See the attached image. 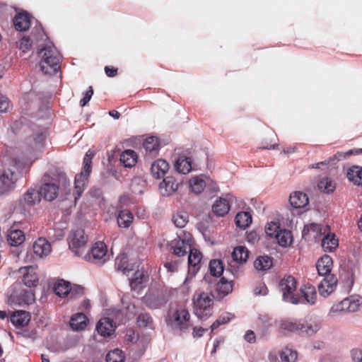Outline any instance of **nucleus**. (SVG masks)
Returning a JSON list of instances; mask_svg holds the SVG:
<instances>
[{
	"mask_svg": "<svg viewBox=\"0 0 362 362\" xmlns=\"http://www.w3.org/2000/svg\"><path fill=\"white\" fill-rule=\"evenodd\" d=\"M81 291V288H74L71 287L70 283L64 279H58L54 285V291L59 297H66L70 295V298H74L75 293Z\"/></svg>",
	"mask_w": 362,
	"mask_h": 362,
	"instance_id": "obj_18",
	"label": "nucleus"
},
{
	"mask_svg": "<svg viewBox=\"0 0 362 362\" xmlns=\"http://www.w3.org/2000/svg\"><path fill=\"white\" fill-rule=\"evenodd\" d=\"M244 339L246 341L252 344L256 341V335L252 330H247L244 335Z\"/></svg>",
	"mask_w": 362,
	"mask_h": 362,
	"instance_id": "obj_63",
	"label": "nucleus"
},
{
	"mask_svg": "<svg viewBox=\"0 0 362 362\" xmlns=\"http://www.w3.org/2000/svg\"><path fill=\"white\" fill-rule=\"evenodd\" d=\"M159 141L156 136L147 137L144 142V148L147 152L156 153L159 149Z\"/></svg>",
	"mask_w": 362,
	"mask_h": 362,
	"instance_id": "obj_47",
	"label": "nucleus"
},
{
	"mask_svg": "<svg viewBox=\"0 0 362 362\" xmlns=\"http://www.w3.org/2000/svg\"><path fill=\"white\" fill-rule=\"evenodd\" d=\"M264 230L267 236L275 239L281 247H288L293 241L291 231L281 228L279 221L268 222L265 226Z\"/></svg>",
	"mask_w": 362,
	"mask_h": 362,
	"instance_id": "obj_7",
	"label": "nucleus"
},
{
	"mask_svg": "<svg viewBox=\"0 0 362 362\" xmlns=\"http://www.w3.org/2000/svg\"><path fill=\"white\" fill-rule=\"evenodd\" d=\"M235 200L236 199L233 194H227L215 202L212 206V211L218 216H224L228 213L230 204Z\"/></svg>",
	"mask_w": 362,
	"mask_h": 362,
	"instance_id": "obj_15",
	"label": "nucleus"
},
{
	"mask_svg": "<svg viewBox=\"0 0 362 362\" xmlns=\"http://www.w3.org/2000/svg\"><path fill=\"white\" fill-rule=\"evenodd\" d=\"M191 315L183 305L171 306L165 318L167 326L177 335L181 336L189 330L192 326Z\"/></svg>",
	"mask_w": 362,
	"mask_h": 362,
	"instance_id": "obj_2",
	"label": "nucleus"
},
{
	"mask_svg": "<svg viewBox=\"0 0 362 362\" xmlns=\"http://www.w3.org/2000/svg\"><path fill=\"white\" fill-rule=\"evenodd\" d=\"M88 319L83 313H77L74 315L70 320V326L74 330H83L87 325Z\"/></svg>",
	"mask_w": 362,
	"mask_h": 362,
	"instance_id": "obj_38",
	"label": "nucleus"
},
{
	"mask_svg": "<svg viewBox=\"0 0 362 362\" xmlns=\"http://www.w3.org/2000/svg\"><path fill=\"white\" fill-rule=\"evenodd\" d=\"M216 291L218 296L219 298H223L233 291L232 284L222 279L217 284Z\"/></svg>",
	"mask_w": 362,
	"mask_h": 362,
	"instance_id": "obj_48",
	"label": "nucleus"
},
{
	"mask_svg": "<svg viewBox=\"0 0 362 362\" xmlns=\"http://www.w3.org/2000/svg\"><path fill=\"white\" fill-rule=\"evenodd\" d=\"M267 293L268 289L264 284H260L254 289V294L255 296H265Z\"/></svg>",
	"mask_w": 362,
	"mask_h": 362,
	"instance_id": "obj_60",
	"label": "nucleus"
},
{
	"mask_svg": "<svg viewBox=\"0 0 362 362\" xmlns=\"http://www.w3.org/2000/svg\"><path fill=\"white\" fill-rule=\"evenodd\" d=\"M233 315L229 313H226L219 316V317L211 325V332L215 331L221 325L228 323L232 318Z\"/></svg>",
	"mask_w": 362,
	"mask_h": 362,
	"instance_id": "obj_51",
	"label": "nucleus"
},
{
	"mask_svg": "<svg viewBox=\"0 0 362 362\" xmlns=\"http://www.w3.org/2000/svg\"><path fill=\"white\" fill-rule=\"evenodd\" d=\"M300 320L297 321H289L282 320L279 323V329L282 331L297 332L299 334Z\"/></svg>",
	"mask_w": 362,
	"mask_h": 362,
	"instance_id": "obj_46",
	"label": "nucleus"
},
{
	"mask_svg": "<svg viewBox=\"0 0 362 362\" xmlns=\"http://www.w3.org/2000/svg\"><path fill=\"white\" fill-rule=\"evenodd\" d=\"M254 266L259 271H265L272 267V260L267 255L259 256L254 262Z\"/></svg>",
	"mask_w": 362,
	"mask_h": 362,
	"instance_id": "obj_45",
	"label": "nucleus"
},
{
	"mask_svg": "<svg viewBox=\"0 0 362 362\" xmlns=\"http://www.w3.org/2000/svg\"><path fill=\"white\" fill-rule=\"evenodd\" d=\"M93 87L90 86L88 88V90L84 94L83 98L80 100L81 106H82V107L86 106L88 104V103L90 100V99L93 96Z\"/></svg>",
	"mask_w": 362,
	"mask_h": 362,
	"instance_id": "obj_56",
	"label": "nucleus"
},
{
	"mask_svg": "<svg viewBox=\"0 0 362 362\" xmlns=\"http://www.w3.org/2000/svg\"><path fill=\"white\" fill-rule=\"evenodd\" d=\"M139 327L153 329V323L151 317L146 313L140 314L137 318Z\"/></svg>",
	"mask_w": 362,
	"mask_h": 362,
	"instance_id": "obj_50",
	"label": "nucleus"
},
{
	"mask_svg": "<svg viewBox=\"0 0 362 362\" xmlns=\"http://www.w3.org/2000/svg\"><path fill=\"white\" fill-rule=\"evenodd\" d=\"M6 165L7 167L0 177V187L2 188V192L13 188L22 168V164L16 160H11Z\"/></svg>",
	"mask_w": 362,
	"mask_h": 362,
	"instance_id": "obj_8",
	"label": "nucleus"
},
{
	"mask_svg": "<svg viewBox=\"0 0 362 362\" xmlns=\"http://www.w3.org/2000/svg\"><path fill=\"white\" fill-rule=\"evenodd\" d=\"M197 273V272H193L192 269H188V273L183 282V286H185L186 289L189 288L188 284L192 281V279L194 277Z\"/></svg>",
	"mask_w": 362,
	"mask_h": 362,
	"instance_id": "obj_62",
	"label": "nucleus"
},
{
	"mask_svg": "<svg viewBox=\"0 0 362 362\" xmlns=\"http://www.w3.org/2000/svg\"><path fill=\"white\" fill-rule=\"evenodd\" d=\"M308 197L305 193L294 192L289 197L290 204L296 209L303 208L308 204Z\"/></svg>",
	"mask_w": 362,
	"mask_h": 362,
	"instance_id": "obj_32",
	"label": "nucleus"
},
{
	"mask_svg": "<svg viewBox=\"0 0 362 362\" xmlns=\"http://www.w3.org/2000/svg\"><path fill=\"white\" fill-rule=\"evenodd\" d=\"M93 156L94 154L91 151H88L86 152L83 158V166L82 170L79 174H77L75 176L74 189L75 203H76L77 200L81 197L87 186L88 180L92 170L91 163Z\"/></svg>",
	"mask_w": 362,
	"mask_h": 362,
	"instance_id": "obj_6",
	"label": "nucleus"
},
{
	"mask_svg": "<svg viewBox=\"0 0 362 362\" xmlns=\"http://www.w3.org/2000/svg\"><path fill=\"white\" fill-rule=\"evenodd\" d=\"M126 339L127 341L130 342H133L134 340H136L139 344H144V339H139L138 335L133 331L128 332L126 334Z\"/></svg>",
	"mask_w": 362,
	"mask_h": 362,
	"instance_id": "obj_59",
	"label": "nucleus"
},
{
	"mask_svg": "<svg viewBox=\"0 0 362 362\" xmlns=\"http://www.w3.org/2000/svg\"><path fill=\"white\" fill-rule=\"evenodd\" d=\"M174 224L178 228H183L188 221V216L185 212H179L173 217Z\"/></svg>",
	"mask_w": 362,
	"mask_h": 362,
	"instance_id": "obj_54",
	"label": "nucleus"
},
{
	"mask_svg": "<svg viewBox=\"0 0 362 362\" xmlns=\"http://www.w3.org/2000/svg\"><path fill=\"white\" fill-rule=\"evenodd\" d=\"M361 306L362 297L358 295H351L334 304L330 308L327 317L331 320H335L344 313L357 312Z\"/></svg>",
	"mask_w": 362,
	"mask_h": 362,
	"instance_id": "obj_5",
	"label": "nucleus"
},
{
	"mask_svg": "<svg viewBox=\"0 0 362 362\" xmlns=\"http://www.w3.org/2000/svg\"><path fill=\"white\" fill-rule=\"evenodd\" d=\"M68 242L70 250L75 255L80 256L84 252L88 243V236L83 229L78 228L71 231L69 235Z\"/></svg>",
	"mask_w": 362,
	"mask_h": 362,
	"instance_id": "obj_12",
	"label": "nucleus"
},
{
	"mask_svg": "<svg viewBox=\"0 0 362 362\" xmlns=\"http://www.w3.org/2000/svg\"><path fill=\"white\" fill-rule=\"evenodd\" d=\"M347 177L355 185H362V168L359 166L351 167L348 170Z\"/></svg>",
	"mask_w": 362,
	"mask_h": 362,
	"instance_id": "obj_41",
	"label": "nucleus"
},
{
	"mask_svg": "<svg viewBox=\"0 0 362 362\" xmlns=\"http://www.w3.org/2000/svg\"><path fill=\"white\" fill-rule=\"evenodd\" d=\"M33 249L34 253L40 258L48 256L52 251L51 244L44 238L37 239L33 243Z\"/></svg>",
	"mask_w": 362,
	"mask_h": 362,
	"instance_id": "obj_22",
	"label": "nucleus"
},
{
	"mask_svg": "<svg viewBox=\"0 0 362 362\" xmlns=\"http://www.w3.org/2000/svg\"><path fill=\"white\" fill-rule=\"evenodd\" d=\"M33 41L30 39V37H23L19 43V49L22 50L23 52L29 50L32 47Z\"/></svg>",
	"mask_w": 362,
	"mask_h": 362,
	"instance_id": "obj_55",
	"label": "nucleus"
},
{
	"mask_svg": "<svg viewBox=\"0 0 362 362\" xmlns=\"http://www.w3.org/2000/svg\"><path fill=\"white\" fill-rule=\"evenodd\" d=\"M167 271L170 273H173L177 270L178 264L176 262H168L164 264Z\"/></svg>",
	"mask_w": 362,
	"mask_h": 362,
	"instance_id": "obj_64",
	"label": "nucleus"
},
{
	"mask_svg": "<svg viewBox=\"0 0 362 362\" xmlns=\"http://www.w3.org/2000/svg\"><path fill=\"white\" fill-rule=\"evenodd\" d=\"M177 172L180 174L186 175L192 170L191 159L187 157H179L174 165Z\"/></svg>",
	"mask_w": 362,
	"mask_h": 362,
	"instance_id": "obj_36",
	"label": "nucleus"
},
{
	"mask_svg": "<svg viewBox=\"0 0 362 362\" xmlns=\"http://www.w3.org/2000/svg\"><path fill=\"white\" fill-rule=\"evenodd\" d=\"M325 226L326 225L322 226L317 223L306 225L302 232L303 237L305 238H306L307 236L313 237V238H320L324 234Z\"/></svg>",
	"mask_w": 362,
	"mask_h": 362,
	"instance_id": "obj_31",
	"label": "nucleus"
},
{
	"mask_svg": "<svg viewBox=\"0 0 362 362\" xmlns=\"http://www.w3.org/2000/svg\"><path fill=\"white\" fill-rule=\"evenodd\" d=\"M202 253L197 249H192L188 256V267L193 272H198L202 264Z\"/></svg>",
	"mask_w": 362,
	"mask_h": 362,
	"instance_id": "obj_33",
	"label": "nucleus"
},
{
	"mask_svg": "<svg viewBox=\"0 0 362 362\" xmlns=\"http://www.w3.org/2000/svg\"><path fill=\"white\" fill-rule=\"evenodd\" d=\"M209 182H211L210 178L204 175L194 176L189 180V188L192 192L199 194L204 191Z\"/></svg>",
	"mask_w": 362,
	"mask_h": 362,
	"instance_id": "obj_23",
	"label": "nucleus"
},
{
	"mask_svg": "<svg viewBox=\"0 0 362 362\" xmlns=\"http://www.w3.org/2000/svg\"><path fill=\"white\" fill-rule=\"evenodd\" d=\"M353 153V150H349L346 152H338L334 156L333 158H330V160L339 161L341 160L346 158L348 156L352 155Z\"/></svg>",
	"mask_w": 362,
	"mask_h": 362,
	"instance_id": "obj_58",
	"label": "nucleus"
},
{
	"mask_svg": "<svg viewBox=\"0 0 362 362\" xmlns=\"http://www.w3.org/2000/svg\"><path fill=\"white\" fill-rule=\"evenodd\" d=\"M13 24L17 30L25 31L31 25V16L25 11L18 13L13 19Z\"/></svg>",
	"mask_w": 362,
	"mask_h": 362,
	"instance_id": "obj_27",
	"label": "nucleus"
},
{
	"mask_svg": "<svg viewBox=\"0 0 362 362\" xmlns=\"http://www.w3.org/2000/svg\"><path fill=\"white\" fill-rule=\"evenodd\" d=\"M169 170V164L164 159H157L151 166V173L156 179L163 177Z\"/></svg>",
	"mask_w": 362,
	"mask_h": 362,
	"instance_id": "obj_26",
	"label": "nucleus"
},
{
	"mask_svg": "<svg viewBox=\"0 0 362 362\" xmlns=\"http://www.w3.org/2000/svg\"><path fill=\"white\" fill-rule=\"evenodd\" d=\"M194 314L201 320L211 316L213 313V298L206 293L201 292L194 296Z\"/></svg>",
	"mask_w": 362,
	"mask_h": 362,
	"instance_id": "obj_9",
	"label": "nucleus"
},
{
	"mask_svg": "<svg viewBox=\"0 0 362 362\" xmlns=\"http://www.w3.org/2000/svg\"><path fill=\"white\" fill-rule=\"evenodd\" d=\"M30 320V314L25 311L18 310L12 314L11 321L17 327H25Z\"/></svg>",
	"mask_w": 362,
	"mask_h": 362,
	"instance_id": "obj_34",
	"label": "nucleus"
},
{
	"mask_svg": "<svg viewBox=\"0 0 362 362\" xmlns=\"http://www.w3.org/2000/svg\"><path fill=\"white\" fill-rule=\"evenodd\" d=\"M40 194L34 189H29L24 194L23 201L28 205H35L40 202Z\"/></svg>",
	"mask_w": 362,
	"mask_h": 362,
	"instance_id": "obj_44",
	"label": "nucleus"
},
{
	"mask_svg": "<svg viewBox=\"0 0 362 362\" xmlns=\"http://www.w3.org/2000/svg\"><path fill=\"white\" fill-rule=\"evenodd\" d=\"M351 356L354 362H362V351L358 349H353Z\"/></svg>",
	"mask_w": 362,
	"mask_h": 362,
	"instance_id": "obj_61",
	"label": "nucleus"
},
{
	"mask_svg": "<svg viewBox=\"0 0 362 362\" xmlns=\"http://www.w3.org/2000/svg\"><path fill=\"white\" fill-rule=\"evenodd\" d=\"M148 280V276L145 274L144 269H137L129 279V285L132 290L139 291L142 288Z\"/></svg>",
	"mask_w": 362,
	"mask_h": 362,
	"instance_id": "obj_24",
	"label": "nucleus"
},
{
	"mask_svg": "<svg viewBox=\"0 0 362 362\" xmlns=\"http://www.w3.org/2000/svg\"><path fill=\"white\" fill-rule=\"evenodd\" d=\"M40 67L45 74H55L60 69L62 56L52 44L45 45L39 52Z\"/></svg>",
	"mask_w": 362,
	"mask_h": 362,
	"instance_id": "obj_4",
	"label": "nucleus"
},
{
	"mask_svg": "<svg viewBox=\"0 0 362 362\" xmlns=\"http://www.w3.org/2000/svg\"><path fill=\"white\" fill-rule=\"evenodd\" d=\"M180 183L173 176H167L159 185V191L162 196L168 197L175 192Z\"/></svg>",
	"mask_w": 362,
	"mask_h": 362,
	"instance_id": "obj_20",
	"label": "nucleus"
},
{
	"mask_svg": "<svg viewBox=\"0 0 362 362\" xmlns=\"http://www.w3.org/2000/svg\"><path fill=\"white\" fill-rule=\"evenodd\" d=\"M300 291L303 296L302 298L300 297L302 300L300 303H308L310 305L315 303L317 293L315 286L310 284L304 285Z\"/></svg>",
	"mask_w": 362,
	"mask_h": 362,
	"instance_id": "obj_29",
	"label": "nucleus"
},
{
	"mask_svg": "<svg viewBox=\"0 0 362 362\" xmlns=\"http://www.w3.org/2000/svg\"><path fill=\"white\" fill-rule=\"evenodd\" d=\"M109 257L106 245L99 241L93 245L88 259L95 264H103L108 260Z\"/></svg>",
	"mask_w": 362,
	"mask_h": 362,
	"instance_id": "obj_14",
	"label": "nucleus"
},
{
	"mask_svg": "<svg viewBox=\"0 0 362 362\" xmlns=\"http://www.w3.org/2000/svg\"><path fill=\"white\" fill-rule=\"evenodd\" d=\"M10 108V102L8 98L0 95V112H6Z\"/></svg>",
	"mask_w": 362,
	"mask_h": 362,
	"instance_id": "obj_57",
	"label": "nucleus"
},
{
	"mask_svg": "<svg viewBox=\"0 0 362 362\" xmlns=\"http://www.w3.org/2000/svg\"><path fill=\"white\" fill-rule=\"evenodd\" d=\"M318 187L324 192L329 193L334 191L335 186L329 177H323L318 182Z\"/></svg>",
	"mask_w": 362,
	"mask_h": 362,
	"instance_id": "obj_52",
	"label": "nucleus"
},
{
	"mask_svg": "<svg viewBox=\"0 0 362 362\" xmlns=\"http://www.w3.org/2000/svg\"><path fill=\"white\" fill-rule=\"evenodd\" d=\"M252 223V216L249 212L241 211L235 216V223L240 228L245 229Z\"/></svg>",
	"mask_w": 362,
	"mask_h": 362,
	"instance_id": "obj_42",
	"label": "nucleus"
},
{
	"mask_svg": "<svg viewBox=\"0 0 362 362\" xmlns=\"http://www.w3.org/2000/svg\"><path fill=\"white\" fill-rule=\"evenodd\" d=\"M124 353L118 349L110 351L106 356L107 362H124Z\"/></svg>",
	"mask_w": 362,
	"mask_h": 362,
	"instance_id": "obj_49",
	"label": "nucleus"
},
{
	"mask_svg": "<svg viewBox=\"0 0 362 362\" xmlns=\"http://www.w3.org/2000/svg\"><path fill=\"white\" fill-rule=\"evenodd\" d=\"M337 278L334 274L326 275L318 285V292L322 297H327L334 292L337 286Z\"/></svg>",
	"mask_w": 362,
	"mask_h": 362,
	"instance_id": "obj_17",
	"label": "nucleus"
},
{
	"mask_svg": "<svg viewBox=\"0 0 362 362\" xmlns=\"http://www.w3.org/2000/svg\"><path fill=\"white\" fill-rule=\"evenodd\" d=\"M24 233L18 229L11 228L7 235V241L11 246H18L25 241Z\"/></svg>",
	"mask_w": 362,
	"mask_h": 362,
	"instance_id": "obj_35",
	"label": "nucleus"
},
{
	"mask_svg": "<svg viewBox=\"0 0 362 362\" xmlns=\"http://www.w3.org/2000/svg\"><path fill=\"white\" fill-rule=\"evenodd\" d=\"M299 334L303 337L315 335L322 327V322L317 320H300Z\"/></svg>",
	"mask_w": 362,
	"mask_h": 362,
	"instance_id": "obj_16",
	"label": "nucleus"
},
{
	"mask_svg": "<svg viewBox=\"0 0 362 362\" xmlns=\"http://www.w3.org/2000/svg\"><path fill=\"white\" fill-rule=\"evenodd\" d=\"M133 221V215L128 210H121L117 216V223L121 228H129Z\"/></svg>",
	"mask_w": 362,
	"mask_h": 362,
	"instance_id": "obj_43",
	"label": "nucleus"
},
{
	"mask_svg": "<svg viewBox=\"0 0 362 362\" xmlns=\"http://www.w3.org/2000/svg\"><path fill=\"white\" fill-rule=\"evenodd\" d=\"M192 239L189 233L185 231L177 234V238L172 243L173 252L177 256H183L192 250Z\"/></svg>",
	"mask_w": 362,
	"mask_h": 362,
	"instance_id": "obj_13",
	"label": "nucleus"
},
{
	"mask_svg": "<svg viewBox=\"0 0 362 362\" xmlns=\"http://www.w3.org/2000/svg\"><path fill=\"white\" fill-rule=\"evenodd\" d=\"M142 302L150 309H158L166 303V300L163 294L151 292L143 297Z\"/></svg>",
	"mask_w": 362,
	"mask_h": 362,
	"instance_id": "obj_19",
	"label": "nucleus"
},
{
	"mask_svg": "<svg viewBox=\"0 0 362 362\" xmlns=\"http://www.w3.org/2000/svg\"><path fill=\"white\" fill-rule=\"evenodd\" d=\"M19 273L21 275V281L29 288L21 289L20 284H13L8 291V300L18 305H30L35 301V294L32 288L37 286L38 275L33 267H22L19 269Z\"/></svg>",
	"mask_w": 362,
	"mask_h": 362,
	"instance_id": "obj_1",
	"label": "nucleus"
},
{
	"mask_svg": "<svg viewBox=\"0 0 362 362\" xmlns=\"http://www.w3.org/2000/svg\"><path fill=\"white\" fill-rule=\"evenodd\" d=\"M231 255L235 262L242 264L247 262L249 257V251L244 246H238L234 248Z\"/></svg>",
	"mask_w": 362,
	"mask_h": 362,
	"instance_id": "obj_37",
	"label": "nucleus"
},
{
	"mask_svg": "<svg viewBox=\"0 0 362 362\" xmlns=\"http://www.w3.org/2000/svg\"><path fill=\"white\" fill-rule=\"evenodd\" d=\"M120 162L127 168L135 165L137 161V155L133 150H126L120 155Z\"/></svg>",
	"mask_w": 362,
	"mask_h": 362,
	"instance_id": "obj_39",
	"label": "nucleus"
},
{
	"mask_svg": "<svg viewBox=\"0 0 362 362\" xmlns=\"http://www.w3.org/2000/svg\"><path fill=\"white\" fill-rule=\"evenodd\" d=\"M279 362H297L298 352L291 346H285L276 351Z\"/></svg>",
	"mask_w": 362,
	"mask_h": 362,
	"instance_id": "obj_28",
	"label": "nucleus"
},
{
	"mask_svg": "<svg viewBox=\"0 0 362 362\" xmlns=\"http://www.w3.org/2000/svg\"><path fill=\"white\" fill-rule=\"evenodd\" d=\"M338 239L335 234L330 232L329 226L326 225L322 239V247L325 252H332L338 246Z\"/></svg>",
	"mask_w": 362,
	"mask_h": 362,
	"instance_id": "obj_21",
	"label": "nucleus"
},
{
	"mask_svg": "<svg viewBox=\"0 0 362 362\" xmlns=\"http://www.w3.org/2000/svg\"><path fill=\"white\" fill-rule=\"evenodd\" d=\"M45 133L42 131L33 133L30 136L25 142V151L32 163L41 153L45 147Z\"/></svg>",
	"mask_w": 362,
	"mask_h": 362,
	"instance_id": "obj_10",
	"label": "nucleus"
},
{
	"mask_svg": "<svg viewBox=\"0 0 362 362\" xmlns=\"http://www.w3.org/2000/svg\"><path fill=\"white\" fill-rule=\"evenodd\" d=\"M115 268L117 271H121L124 274L129 276L133 269H129L127 264V257L123 253L119 255L115 259Z\"/></svg>",
	"mask_w": 362,
	"mask_h": 362,
	"instance_id": "obj_40",
	"label": "nucleus"
},
{
	"mask_svg": "<svg viewBox=\"0 0 362 362\" xmlns=\"http://www.w3.org/2000/svg\"><path fill=\"white\" fill-rule=\"evenodd\" d=\"M68 186L69 182L64 174H59L54 177L45 174L39 192L45 199L51 202L58 196L59 188L66 189Z\"/></svg>",
	"mask_w": 362,
	"mask_h": 362,
	"instance_id": "obj_3",
	"label": "nucleus"
},
{
	"mask_svg": "<svg viewBox=\"0 0 362 362\" xmlns=\"http://www.w3.org/2000/svg\"><path fill=\"white\" fill-rule=\"evenodd\" d=\"M332 259L328 255H324L319 259L316 263V268L320 276L331 274V269L332 267Z\"/></svg>",
	"mask_w": 362,
	"mask_h": 362,
	"instance_id": "obj_30",
	"label": "nucleus"
},
{
	"mask_svg": "<svg viewBox=\"0 0 362 362\" xmlns=\"http://www.w3.org/2000/svg\"><path fill=\"white\" fill-rule=\"evenodd\" d=\"M211 274L214 276H220L223 272V267L220 260L214 259L209 263Z\"/></svg>",
	"mask_w": 362,
	"mask_h": 362,
	"instance_id": "obj_53",
	"label": "nucleus"
},
{
	"mask_svg": "<svg viewBox=\"0 0 362 362\" xmlns=\"http://www.w3.org/2000/svg\"><path fill=\"white\" fill-rule=\"evenodd\" d=\"M279 288L285 302L292 304H298L302 302L300 296L296 293L297 282L294 277L291 276L284 277L279 282Z\"/></svg>",
	"mask_w": 362,
	"mask_h": 362,
	"instance_id": "obj_11",
	"label": "nucleus"
},
{
	"mask_svg": "<svg viewBox=\"0 0 362 362\" xmlns=\"http://www.w3.org/2000/svg\"><path fill=\"white\" fill-rule=\"evenodd\" d=\"M115 329V325L112 320L108 317L100 319L96 325V330L102 337H108L112 334Z\"/></svg>",
	"mask_w": 362,
	"mask_h": 362,
	"instance_id": "obj_25",
	"label": "nucleus"
}]
</instances>
